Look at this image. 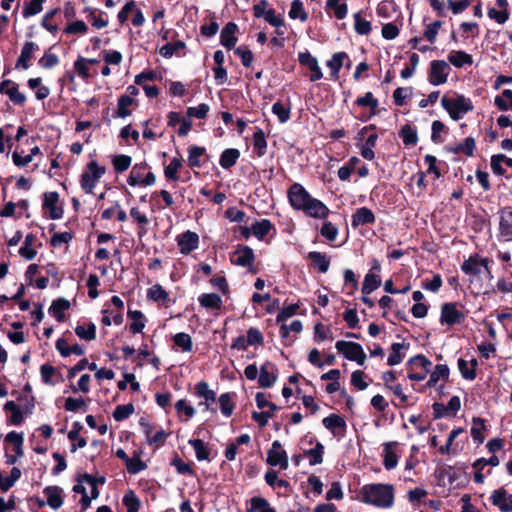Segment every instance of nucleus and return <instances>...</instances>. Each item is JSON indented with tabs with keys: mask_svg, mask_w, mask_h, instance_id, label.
<instances>
[{
	"mask_svg": "<svg viewBox=\"0 0 512 512\" xmlns=\"http://www.w3.org/2000/svg\"><path fill=\"white\" fill-rule=\"evenodd\" d=\"M288 198L293 208L303 211L306 215L324 219L329 209L320 200L313 198L302 185L295 183L288 190Z\"/></svg>",
	"mask_w": 512,
	"mask_h": 512,
	"instance_id": "1",
	"label": "nucleus"
},
{
	"mask_svg": "<svg viewBox=\"0 0 512 512\" xmlns=\"http://www.w3.org/2000/svg\"><path fill=\"white\" fill-rule=\"evenodd\" d=\"M394 487L391 484L374 483L360 490L361 501L379 508H390L394 503Z\"/></svg>",
	"mask_w": 512,
	"mask_h": 512,
	"instance_id": "2",
	"label": "nucleus"
},
{
	"mask_svg": "<svg viewBox=\"0 0 512 512\" xmlns=\"http://www.w3.org/2000/svg\"><path fill=\"white\" fill-rule=\"evenodd\" d=\"M441 104L453 120H459L466 113L473 110L471 100L463 95H457L455 97L443 96Z\"/></svg>",
	"mask_w": 512,
	"mask_h": 512,
	"instance_id": "3",
	"label": "nucleus"
},
{
	"mask_svg": "<svg viewBox=\"0 0 512 512\" xmlns=\"http://www.w3.org/2000/svg\"><path fill=\"white\" fill-rule=\"evenodd\" d=\"M106 168L98 165L96 161H90L81 174L80 186L88 194L93 193V189L100 178L105 174Z\"/></svg>",
	"mask_w": 512,
	"mask_h": 512,
	"instance_id": "4",
	"label": "nucleus"
},
{
	"mask_svg": "<svg viewBox=\"0 0 512 512\" xmlns=\"http://www.w3.org/2000/svg\"><path fill=\"white\" fill-rule=\"evenodd\" d=\"M148 165L146 163L135 164L127 178V182L130 186H151L156 182V177L152 172L145 174Z\"/></svg>",
	"mask_w": 512,
	"mask_h": 512,
	"instance_id": "5",
	"label": "nucleus"
},
{
	"mask_svg": "<svg viewBox=\"0 0 512 512\" xmlns=\"http://www.w3.org/2000/svg\"><path fill=\"white\" fill-rule=\"evenodd\" d=\"M335 348L346 359L355 361L359 365H364L366 354L359 343L341 340L336 342Z\"/></svg>",
	"mask_w": 512,
	"mask_h": 512,
	"instance_id": "6",
	"label": "nucleus"
},
{
	"mask_svg": "<svg viewBox=\"0 0 512 512\" xmlns=\"http://www.w3.org/2000/svg\"><path fill=\"white\" fill-rule=\"evenodd\" d=\"M461 269L465 274L471 277L478 276L482 272H485L489 278H492V274L488 266V260L486 258H481L478 255L470 256L465 260L462 263Z\"/></svg>",
	"mask_w": 512,
	"mask_h": 512,
	"instance_id": "7",
	"label": "nucleus"
},
{
	"mask_svg": "<svg viewBox=\"0 0 512 512\" xmlns=\"http://www.w3.org/2000/svg\"><path fill=\"white\" fill-rule=\"evenodd\" d=\"M231 262L234 265L242 266L247 268L249 272L255 273L254 269V252L248 246L239 247L230 257Z\"/></svg>",
	"mask_w": 512,
	"mask_h": 512,
	"instance_id": "8",
	"label": "nucleus"
},
{
	"mask_svg": "<svg viewBox=\"0 0 512 512\" xmlns=\"http://www.w3.org/2000/svg\"><path fill=\"white\" fill-rule=\"evenodd\" d=\"M382 457L385 469H394L397 466L400 457V443L397 441L384 443Z\"/></svg>",
	"mask_w": 512,
	"mask_h": 512,
	"instance_id": "9",
	"label": "nucleus"
},
{
	"mask_svg": "<svg viewBox=\"0 0 512 512\" xmlns=\"http://www.w3.org/2000/svg\"><path fill=\"white\" fill-rule=\"evenodd\" d=\"M449 70V65L444 60L432 61L430 65L429 82L436 86L446 83Z\"/></svg>",
	"mask_w": 512,
	"mask_h": 512,
	"instance_id": "10",
	"label": "nucleus"
},
{
	"mask_svg": "<svg viewBox=\"0 0 512 512\" xmlns=\"http://www.w3.org/2000/svg\"><path fill=\"white\" fill-rule=\"evenodd\" d=\"M267 463L271 466H279L281 469L288 468V456L277 440L272 443L267 453Z\"/></svg>",
	"mask_w": 512,
	"mask_h": 512,
	"instance_id": "11",
	"label": "nucleus"
},
{
	"mask_svg": "<svg viewBox=\"0 0 512 512\" xmlns=\"http://www.w3.org/2000/svg\"><path fill=\"white\" fill-rule=\"evenodd\" d=\"M465 319V314L457 308L455 303H445L441 308V323L454 325L461 323Z\"/></svg>",
	"mask_w": 512,
	"mask_h": 512,
	"instance_id": "12",
	"label": "nucleus"
},
{
	"mask_svg": "<svg viewBox=\"0 0 512 512\" xmlns=\"http://www.w3.org/2000/svg\"><path fill=\"white\" fill-rule=\"evenodd\" d=\"M43 208L49 213L50 218L60 219L63 215V208L59 202V194L57 192L45 193Z\"/></svg>",
	"mask_w": 512,
	"mask_h": 512,
	"instance_id": "13",
	"label": "nucleus"
},
{
	"mask_svg": "<svg viewBox=\"0 0 512 512\" xmlns=\"http://www.w3.org/2000/svg\"><path fill=\"white\" fill-rule=\"evenodd\" d=\"M490 501L497 506L501 512H512V494H508L503 488L494 490L491 493Z\"/></svg>",
	"mask_w": 512,
	"mask_h": 512,
	"instance_id": "14",
	"label": "nucleus"
},
{
	"mask_svg": "<svg viewBox=\"0 0 512 512\" xmlns=\"http://www.w3.org/2000/svg\"><path fill=\"white\" fill-rule=\"evenodd\" d=\"M499 237L504 241L512 240V209L509 207L500 211Z\"/></svg>",
	"mask_w": 512,
	"mask_h": 512,
	"instance_id": "15",
	"label": "nucleus"
},
{
	"mask_svg": "<svg viewBox=\"0 0 512 512\" xmlns=\"http://www.w3.org/2000/svg\"><path fill=\"white\" fill-rule=\"evenodd\" d=\"M322 423L323 426L336 437H343L346 433V422L337 414H331L325 417Z\"/></svg>",
	"mask_w": 512,
	"mask_h": 512,
	"instance_id": "16",
	"label": "nucleus"
},
{
	"mask_svg": "<svg viewBox=\"0 0 512 512\" xmlns=\"http://www.w3.org/2000/svg\"><path fill=\"white\" fill-rule=\"evenodd\" d=\"M380 270V265L376 262L373 268L366 274L363 285H362V293L363 295H369L374 290L380 287L381 278L378 274Z\"/></svg>",
	"mask_w": 512,
	"mask_h": 512,
	"instance_id": "17",
	"label": "nucleus"
},
{
	"mask_svg": "<svg viewBox=\"0 0 512 512\" xmlns=\"http://www.w3.org/2000/svg\"><path fill=\"white\" fill-rule=\"evenodd\" d=\"M177 244L182 254H189L199 244V236L191 231H186L177 237Z\"/></svg>",
	"mask_w": 512,
	"mask_h": 512,
	"instance_id": "18",
	"label": "nucleus"
},
{
	"mask_svg": "<svg viewBox=\"0 0 512 512\" xmlns=\"http://www.w3.org/2000/svg\"><path fill=\"white\" fill-rule=\"evenodd\" d=\"M299 62L311 71L310 81L315 82L323 77L318 61L309 52L299 54Z\"/></svg>",
	"mask_w": 512,
	"mask_h": 512,
	"instance_id": "19",
	"label": "nucleus"
},
{
	"mask_svg": "<svg viewBox=\"0 0 512 512\" xmlns=\"http://www.w3.org/2000/svg\"><path fill=\"white\" fill-rule=\"evenodd\" d=\"M0 92L7 95L15 104L23 105L26 101L25 95L18 90V86L11 80H4L0 84Z\"/></svg>",
	"mask_w": 512,
	"mask_h": 512,
	"instance_id": "20",
	"label": "nucleus"
},
{
	"mask_svg": "<svg viewBox=\"0 0 512 512\" xmlns=\"http://www.w3.org/2000/svg\"><path fill=\"white\" fill-rule=\"evenodd\" d=\"M195 392L199 398L203 399L199 406H203L205 410H209L210 406L216 401V393L209 389L206 382H199L195 386Z\"/></svg>",
	"mask_w": 512,
	"mask_h": 512,
	"instance_id": "21",
	"label": "nucleus"
},
{
	"mask_svg": "<svg viewBox=\"0 0 512 512\" xmlns=\"http://www.w3.org/2000/svg\"><path fill=\"white\" fill-rule=\"evenodd\" d=\"M47 499V504L52 509H59L63 504V490L59 486H47L43 490Z\"/></svg>",
	"mask_w": 512,
	"mask_h": 512,
	"instance_id": "22",
	"label": "nucleus"
},
{
	"mask_svg": "<svg viewBox=\"0 0 512 512\" xmlns=\"http://www.w3.org/2000/svg\"><path fill=\"white\" fill-rule=\"evenodd\" d=\"M277 379L276 368L271 363H265L261 366L259 372V384L264 388L271 387Z\"/></svg>",
	"mask_w": 512,
	"mask_h": 512,
	"instance_id": "23",
	"label": "nucleus"
},
{
	"mask_svg": "<svg viewBox=\"0 0 512 512\" xmlns=\"http://www.w3.org/2000/svg\"><path fill=\"white\" fill-rule=\"evenodd\" d=\"M39 50V47L34 42H26L21 50V54L17 60L16 67L23 69L29 68V61L33 58L34 53Z\"/></svg>",
	"mask_w": 512,
	"mask_h": 512,
	"instance_id": "24",
	"label": "nucleus"
},
{
	"mask_svg": "<svg viewBox=\"0 0 512 512\" xmlns=\"http://www.w3.org/2000/svg\"><path fill=\"white\" fill-rule=\"evenodd\" d=\"M448 61L456 68H462L466 65L473 64V58L470 54L461 51L453 50L448 54Z\"/></svg>",
	"mask_w": 512,
	"mask_h": 512,
	"instance_id": "25",
	"label": "nucleus"
},
{
	"mask_svg": "<svg viewBox=\"0 0 512 512\" xmlns=\"http://www.w3.org/2000/svg\"><path fill=\"white\" fill-rule=\"evenodd\" d=\"M236 31L237 25L235 23L229 22L226 24V26L221 31V44L228 49L234 47L237 42V38L235 37Z\"/></svg>",
	"mask_w": 512,
	"mask_h": 512,
	"instance_id": "26",
	"label": "nucleus"
},
{
	"mask_svg": "<svg viewBox=\"0 0 512 512\" xmlns=\"http://www.w3.org/2000/svg\"><path fill=\"white\" fill-rule=\"evenodd\" d=\"M36 242L37 238L34 234H27L23 246L19 250V254L27 260L33 259L37 254Z\"/></svg>",
	"mask_w": 512,
	"mask_h": 512,
	"instance_id": "27",
	"label": "nucleus"
},
{
	"mask_svg": "<svg viewBox=\"0 0 512 512\" xmlns=\"http://www.w3.org/2000/svg\"><path fill=\"white\" fill-rule=\"evenodd\" d=\"M374 221L375 216L373 212L366 207L359 208L352 216V225L354 227L370 224L373 223Z\"/></svg>",
	"mask_w": 512,
	"mask_h": 512,
	"instance_id": "28",
	"label": "nucleus"
},
{
	"mask_svg": "<svg viewBox=\"0 0 512 512\" xmlns=\"http://www.w3.org/2000/svg\"><path fill=\"white\" fill-rule=\"evenodd\" d=\"M56 349L63 357H68L71 354L82 355L84 354V348L78 344L69 345L67 340L60 338L56 342Z\"/></svg>",
	"mask_w": 512,
	"mask_h": 512,
	"instance_id": "29",
	"label": "nucleus"
},
{
	"mask_svg": "<svg viewBox=\"0 0 512 512\" xmlns=\"http://www.w3.org/2000/svg\"><path fill=\"white\" fill-rule=\"evenodd\" d=\"M70 302L66 299L59 298L52 302L49 308V313L56 318L58 322H62L65 319L64 311L69 309Z\"/></svg>",
	"mask_w": 512,
	"mask_h": 512,
	"instance_id": "30",
	"label": "nucleus"
},
{
	"mask_svg": "<svg viewBox=\"0 0 512 512\" xmlns=\"http://www.w3.org/2000/svg\"><path fill=\"white\" fill-rule=\"evenodd\" d=\"M251 230L257 239L263 240L265 236L274 230V226L269 220L263 219L259 222L253 223L251 225Z\"/></svg>",
	"mask_w": 512,
	"mask_h": 512,
	"instance_id": "31",
	"label": "nucleus"
},
{
	"mask_svg": "<svg viewBox=\"0 0 512 512\" xmlns=\"http://www.w3.org/2000/svg\"><path fill=\"white\" fill-rule=\"evenodd\" d=\"M347 58V54L344 53V52H338V53H335L331 59H329L327 61V67L330 69L331 71V77L334 78V79H337L338 78V74H339V71L340 69L342 68L343 64H344V60Z\"/></svg>",
	"mask_w": 512,
	"mask_h": 512,
	"instance_id": "32",
	"label": "nucleus"
},
{
	"mask_svg": "<svg viewBox=\"0 0 512 512\" xmlns=\"http://www.w3.org/2000/svg\"><path fill=\"white\" fill-rule=\"evenodd\" d=\"M449 377V368L445 364H438L434 370L430 373V378L427 382L428 387L435 386L438 381L447 380Z\"/></svg>",
	"mask_w": 512,
	"mask_h": 512,
	"instance_id": "33",
	"label": "nucleus"
},
{
	"mask_svg": "<svg viewBox=\"0 0 512 512\" xmlns=\"http://www.w3.org/2000/svg\"><path fill=\"white\" fill-rule=\"evenodd\" d=\"M406 349L407 346L404 343H393L391 345V353L387 360L388 365L395 366L401 363L405 357V354L402 351Z\"/></svg>",
	"mask_w": 512,
	"mask_h": 512,
	"instance_id": "34",
	"label": "nucleus"
},
{
	"mask_svg": "<svg viewBox=\"0 0 512 512\" xmlns=\"http://www.w3.org/2000/svg\"><path fill=\"white\" fill-rule=\"evenodd\" d=\"M175 409L181 421H188L195 415L193 406L187 403L185 399H180L175 403Z\"/></svg>",
	"mask_w": 512,
	"mask_h": 512,
	"instance_id": "35",
	"label": "nucleus"
},
{
	"mask_svg": "<svg viewBox=\"0 0 512 512\" xmlns=\"http://www.w3.org/2000/svg\"><path fill=\"white\" fill-rule=\"evenodd\" d=\"M147 297L150 300L160 302L162 304H168L170 301L168 293L159 284H155L151 288L148 289Z\"/></svg>",
	"mask_w": 512,
	"mask_h": 512,
	"instance_id": "36",
	"label": "nucleus"
},
{
	"mask_svg": "<svg viewBox=\"0 0 512 512\" xmlns=\"http://www.w3.org/2000/svg\"><path fill=\"white\" fill-rule=\"evenodd\" d=\"M247 512H276L269 502L263 497H253L250 500V507Z\"/></svg>",
	"mask_w": 512,
	"mask_h": 512,
	"instance_id": "37",
	"label": "nucleus"
},
{
	"mask_svg": "<svg viewBox=\"0 0 512 512\" xmlns=\"http://www.w3.org/2000/svg\"><path fill=\"white\" fill-rule=\"evenodd\" d=\"M198 301L201 306L207 309H220L222 305L221 297L215 293H207L199 296Z\"/></svg>",
	"mask_w": 512,
	"mask_h": 512,
	"instance_id": "38",
	"label": "nucleus"
},
{
	"mask_svg": "<svg viewBox=\"0 0 512 512\" xmlns=\"http://www.w3.org/2000/svg\"><path fill=\"white\" fill-rule=\"evenodd\" d=\"M240 156V152L237 149H226L222 152L219 160L221 167L229 169L234 166L237 159Z\"/></svg>",
	"mask_w": 512,
	"mask_h": 512,
	"instance_id": "39",
	"label": "nucleus"
},
{
	"mask_svg": "<svg viewBox=\"0 0 512 512\" xmlns=\"http://www.w3.org/2000/svg\"><path fill=\"white\" fill-rule=\"evenodd\" d=\"M81 429L82 426L79 423H75L73 429L68 433L69 440L76 441V443L71 446V452H75L77 449L84 448L87 445L86 439L79 437Z\"/></svg>",
	"mask_w": 512,
	"mask_h": 512,
	"instance_id": "40",
	"label": "nucleus"
},
{
	"mask_svg": "<svg viewBox=\"0 0 512 512\" xmlns=\"http://www.w3.org/2000/svg\"><path fill=\"white\" fill-rule=\"evenodd\" d=\"M494 104L502 111L512 110V90L505 89L495 97Z\"/></svg>",
	"mask_w": 512,
	"mask_h": 512,
	"instance_id": "41",
	"label": "nucleus"
},
{
	"mask_svg": "<svg viewBox=\"0 0 512 512\" xmlns=\"http://www.w3.org/2000/svg\"><path fill=\"white\" fill-rule=\"evenodd\" d=\"M75 333L83 340L92 341L96 338V327L93 323L77 325Z\"/></svg>",
	"mask_w": 512,
	"mask_h": 512,
	"instance_id": "42",
	"label": "nucleus"
},
{
	"mask_svg": "<svg viewBox=\"0 0 512 512\" xmlns=\"http://www.w3.org/2000/svg\"><path fill=\"white\" fill-rule=\"evenodd\" d=\"M129 318L132 320L130 324V331L133 334L140 333L145 327L144 322V315L141 311L135 310V311H129L128 312Z\"/></svg>",
	"mask_w": 512,
	"mask_h": 512,
	"instance_id": "43",
	"label": "nucleus"
},
{
	"mask_svg": "<svg viewBox=\"0 0 512 512\" xmlns=\"http://www.w3.org/2000/svg\"><path fill=\"white\" fill-rule=\"evenodd\" d=\"M308 258L318 268V270L321 273H325L328 271L330 260L326 257V255L314 251L308 254Z\"/></svg>",
	"mask_w": 512,
	"mask_h": 512,
	"instance_id": "44",
	"label": "nucleus"
},
{
	"mask_svg": "<svg viewBox=\"0 0 512 512\" xmlns=\"http://www.w3.org/2000/svg\"><path fill=\"white\" fill-rule=\"evenodd\" d=\"M45 0H30L26 1L23 6L22 15L24 18L39 14L43 9Z\"/></svg>",
	"mask_w": 512,
	"mask_h": 512,
	"instance_id": "45",
	"label": "nucleus"
},
{
	"mask_svg": "<svg viewBox=\"0 0 512 512\" xmlns=\"http://www.w3.org/2000/svg\"><path fill=\"white\" fill-rule=\"evenodd\" d=\"M476 365H477L476 360L471 361V363H469L468 361H466L464 359H461V358L458 360L459 371H460L461 375L465 379H468V380L475 379V377H476V373H475Z\"/></svg>",
	"mask_w": 512,
	"mask_h": 512,
	"instance_id": "46",
	"label": "nucleus"
},
{
	"mask_svg": "<svg viewBox=\"0 0 512 512\" xmlns=\"http://www.w3.org/2000/svg\"><path fill=\"white\" fill-rule=\"evenodd\" d=\"M463 428H457L450 432L447 443L439 448V452L441 454H455L458 451L457 445L453 446V441L456 439V437L463 433Z\"/></svg>",
	"mask_w": 512,
	"mask_h": 512,
	"instance_id": "47",
	"label": "nucleus"
},
{
	"mask_svg": "<svg viewBox=\"0 0 512 512\" xmlns=\"http://www.w3.org/2000/svg\"><path fill=\"white\" fill-rule=\"evenodd\" d=\"M134 99L128 95H122L118 99V105L116 110L117 117L125 118L131 114L129 107L133 104Z\"/></svg>",
	"mask_w": 512,
	"mask_h": 512,
	"instance_id": "48",
	"label": "nucleus"
},
{
	"mask_svg": "<svg viewBox=\"0 0 512 512\" xmlns=\"http://www.w3.org/2000/svg\"><path fill=\"white\" fill-rule=\"evenodd\" d=\"M253 146L256 154L259 157L266 153L267 142L264 132L261 129H257V131H255L253 134Z\"/></svg>",
	"mask_w": 512,
	"mask_h": 512,
	"instance_id": "49",
	"label": "nucleus"
},
{
	"mask_svg": "<svg viewBox=\"0 0 512 512\" xmlns=\"http://www.w3.org/2000/svg\"><path fill=\"white\" fill-rule=\"evenodd\" d=\"M189 444L193 447L197 460H209V449L204 441L200 439H191L189 440Z\"/></svg>",
	"mask_w": 512,
	"mask_h": 512,
	"instance_id": "50",
	"label": "nucleus"
},
{
	"mask_svg": "<svg viewBox=\"0 0 512 512\" xmlns=\"http://www.w3.org/2000/svg\"><path fill=\"white\" fill-rule=\"evenodd\" d=\"M269 24L276 27V32L278 35L284 34L285 24L284 20L280 15L275 13L274 9H269L266 17L264 18Z\"/></svg>",
	"mask_w": 512,
	"mask_h": 512,
	"instance_id": "51",
	"label": "nucleus"
},
{
	"mask_svg": "<svg viewBox=\"0 0 512 512\" xmlns=\"http://www.w3.org/2000/svg\"><path fill=\"white\" fill-rule=\"evenodd\" d=\"M182 167V159L179 157H174L171 159L170 163L165 166L164 174L166 178L171 180H178V171Z\"/></svg>",
	"mask_w": 512,
	"mask_h": 512,
	"instance_id": "52",
	"label": "nucleus"
},
{
	"mask_svg": "<svg viewBox=\"0 0 512 512\" xmlns=\"http://www.w3.org/2000/svg\"><path fill=\"white\" fill-rule=\"evenodd\" d=\"M355 103L358 106H368L370 108V116L376 114V109L378 107V100L373 96L371 92H367L363 97H359L356 99Z\"/></svg>",
	"mask_w": 512,
	"mask_h": 512,
	"instance_id": "53",
	"label": "nucleus"
},
{
	"mask_svg": "<svg viewBox=\"0 0 512 512\" xmlns=\"http://www.w3.org/2000/svg\"><path fill=\"white\" fill-rule=\"evenodd\" d=\"M175 345L183 352H191L193 347L192 338L187 333H177L173 337Z\"/></svg>",
	"mask_w": 512,
	"mask_h": 512,
	"instance_id": "54",
	"label": "nucleus"
},
{
	"mask_svg": "<svg viewBox=\"0 0 512 512\" xmlns=\"http://www.w3.org/2000/svg\"><path fill=\"white\" fill-rule=\"evenodd\" d=\"M289 17L292 19H299L301 22H305L307 20L308 14L304 10L303 3L300 0H294L291 3Z\"/></svg>",
	"mask_w": 512,
	"mask_h": 512,
	"instance_id": "55",
	"label": "nucleus"
},
{
	"mask_svg": "<svg viewBox=\"0 0 512 512\" xmlns=\"http://www.w3.org/2000/svg\"><path fill=\"white\" fill-rule=\"evenodd\" d=\"M324 446L317 442L313 449L305 452V455L309 458L310 465H317L323 462Z\"/></svg>",
	"mask_w": 512,
	"mask_h": 512,
	"instance_id": "56",
	"label": "nucleus"
},
{
	"mask_svg": "<svg viewBox=\"0 0 512 512\" xmlns=\"http://www.w3.org/2000/svg\"><path fill=\"white\" fill-rule=\"evenodd\" d=\"M123 504L127 508V512H138L140 508V500L134 493L129 490L123 497Z\"/></svg>",
	"mask_w": 512,
	"mask_h": 512,
	"instance_id": "57",
	"label": "nucleus"
},
{
	"mask_svg": "<svg viewBox=\"0 0 512 512\" xmlns=\"http://www.w3.org/2000/svg\"><path fill=\"white\" fill-rule=\"evenodd\" d=\"M6 441L13 444L14 450L19 457L23 456L22 445L24 439L22 434L12 431L6 435Z\"/></svg>",
	"mask_w": 512,
	"mask_h": 512,
	"instance_id": "58",
	"label": "nucleus"
},
{
	"mask_svg": "<svg viewBox=\"0 0 512 512\" xmlns=\"http://www.w3.org/2000/svg\"><path fill=\"white\" fill-rule=\"evenodd\" d=\"M132 163V158L128 155H116L112 159V164L116 172L126 171Z\"/></svg>",
	"mask_w": 512,
	"mask_h": 512,
	"instance_id": "59",
	"label": "nucleus"
},
{
	"mask_svg": "<svg viewBox=\"0 0 512 512\" xmlns=\"http://www.w3.org/2000/svg\"><path fill=\"white\" fill-rule=\"evenodd\" d=\"M327 5L334 12L338 19H343L347 15V5L344 0H328Z\"/></svg>",
	"mask_w": 512,
	"mask_h": 512,
	"instance_id": "60",
	"label": "nucleus"
},
{
	"mask_svg": "<svg viewBox=\"0 0 512 512\" xmlns=\"http://www.w3.org/2000/svg\"><path fill=\"white\" fill-rule=\"evenodd\" d=\"M219 403L222 414L226 417L231 416L234 410V402L231 395L228 393L220 395Z\"/></svg>",
	"mask_w": 512,
	"mask_h": 512,
	"instance_id": "61",
	"label": "nucleus"
},
{
	"mask_svg": "<svg viewBox=\"0 0 512 512\" xmlns=\"http://www.w3.org/2000/svg\"><path fill=\"white\" fill-rule=\"evenodd\" d=\"M185 48V43L183 41H177L175 43H168L164 45L160 49V54L165 58H170L178 51L183 50Z\"/></svg>",
	"mask_w": 512,
	"mask_h": 512,
	"instance_id": "62",
	"label": "nucleus"
},
{
	"mask_svg": "<svg viewBox=\"0 0 512 512\" xmlns=\"http://www.w3.org/2000/svg\"><path fill=\"white\" fill-rule=\"evenodd\" d=\"M485 430L484 421L480 418L473 419V425L471 427V435L475 441L482 443L484 440L483 431Z\"/></svg>",
	"mask_w": 512,
	"mask_h": 512,
	"instance_id": "63",
	"label": "nucleus"
},
{
	"mask_svg": "<svg viewBox=\"0 0 512 512\" xmlns=\"http://www.w3.org/2000/svg\"><path fill=\"white\" fill-rule=\"evenodd\" d=\"M272 112L278 117L281 123H285L290 118V107L281 102H276L272 106Z\"/></svg>",
	"mask_w": 512,
	"mask_h": 512,
	"instance_id": "64",
	"label": "nucleus"
}]
</instances>
